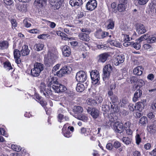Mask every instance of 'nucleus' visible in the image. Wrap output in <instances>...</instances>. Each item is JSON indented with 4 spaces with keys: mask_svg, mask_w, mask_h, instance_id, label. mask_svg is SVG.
I'll use <instances>...</instances> for the list:
<instances>
[{
    "mask_svg": "<svg viewBox=\"0 0 156 156\" xmlns=\"http://www.w3.org/2000/svg\"><path fill=\"white\" fill-rule=\"evenodd\" d=\"M58 52L55 48H49L47 56L45 57L44 63L48 66H51L58 58Z\"/></svg>",
    "mask_w": 156,
    "mask_h": 156,
    "instance_id": "1",
    "label": "nucleus"
},
{
    "mask_svg": "<svg viewBox=\"0 0 156 156\" xmlns=\"http://www.w3.org/2000/svg\"><path fill=\"white\" fill-rule=\"evenodd\" d=\"M112 70V67L110 64H108L105 66L103 69V78L104 81L108 79Z\"/></svg>",
    "mask_w": 156,
    "mask_h": 156,
    "instance_id": "2",
    "label": "nucleus"
},
{
    "mask_svg": "<svg viewBox=\"0 0 156 156\" xmlns=\"http://www.w3.org/2000/svg\"><path fill=\"white\" fill-rule=\"evenodd\" d=\"M45 85L44 83H41L40 87V90L41 93L48 98L49 97L50 95H52V91L51 89H47L46 90L45 88Z\"/></svg>",
    "mask_w": 156,
    "mask_h": 156,
    "instance_id": "3",
    "label": "nucleus"
},
{
    "mask_svg": "<svg viewBox=\"0 0 156 156\" xmlns=\"http://www.w3.org/2000/svg\"><path fill=\"white\" fill-rule=\"evenodd\" d=\"M87 79V74L85 72L81 71L76 73V79L78 82H83L86 80Z\"/></svg>",
    "mask_w": 156,
    "mask_h": 156,
    "instance_id": "4",
    "label": "nucleus"
},
{
    "mask_svg": "<svg viewBox=\"0 0 156 156\" xmlns=\"http://www.w3.org/2000/svg\"><path fill=\"white\" fill-rule=\"evenodd\" d=\"M90 75L93 83L94 84L98 83L100 79L99 74L98 71L95 70H93L91 72Z\"/></svg>",
    "mask_w": 156,
    "mask_h": 156,
    "instance_id": "5",
    "label": "nucleus"
},
{
    "mask_svg": "<svg viewBox=\"0 0 156 156\" xmlns=\"http://www.w3.org/2000/svg\"><path fill=\"white\" fill-rule=\"evenodd\" d=\"M126 0H119V3L117 5V10L120 12H124L127 8Z\"/></svg>",
    "mask_w": 156,
    "mask_h": 156,
    "instance_id": "6",
    "label": "nucleus"
},
{
    "mask_svg": "<svg viewBox=\"0 0 156 156\" xmlns=\"http://www.w3.org/2000/svg\"><path fill=\"white\" fill-rule=\"evenodd\" d=\"M113 129L116 133H121L124 131V126L122 124L117 122L114 123Z\"/></svg>",
    "mask_w": 156,
    "mask_h": 156,
    "instance_id": "7",
    "label": "nucleus"
},
{
    "mask_svg": "<svg viewBox=\"0 0 156 156\" xmlns=\"http://www.w3.org/2000/svg\"><path fill=\"white\" fill-rule=\"evenodd\" d=\"M70 69L69 67L65 66L56 72V75L59 77H61L64 74H69L70 72Z\"/></svg>",
    "mask_w": 156,
    "mask_h": 156,
    "instance_id": "8",
    "label": "nucleus"
},
{
    "mask_svg": "<svg viewBox=\"0 0 156 156\" xmlns=\"http://www.w3.org/2000/svg\"><path fill=\"white\" fill-rule=\"evenodd\" d=\"M87 9L89 10L92 11L97 7V2L96 0H89L86 6Z\"/></svg>",
    "mask_w": 156,
    "mask_h": 156,
    "instance_id": "9",
    "label": "nucleus"
},
{
    "mask_svg": "<svg viewBox=\"0 0 156 156\" xmlns=\"http://www.w3.org/2000/svg\"><path fill=\"white\" fill-rule=\"evenodd\" d=\"M58 83L57 77L51 76L49 78L48 82V87H51L53 90L54 89L53 87L56 86Z\"/></svg>",
    "mask_w": 156,
    "mask_h": 156,
    "instance_id": "10",
    "label": "nucleus"
},
{
    "mask_svg": "<svg viewBox=\"0 0 156 156\" xmlns=\"http://www.w3.org/2000/svg\"><path fill=\"white\" fill-rule=\"evenodd\" d=\"M16 8L20 12L25 13L28 11V5L27 3L18 4L16 5Z\"/></svg>",
    "mask_w": 156,
    "mask_h": 156,
    "instance_id": "11",
    "label": "nucleus"
},
{
    "mask_svg": "<svg viewBox=\"0 0 156 156\" xmlns=\"http://www.w3.org/2000/svg\"><path fill=\"white\" fill-rule=\"evenodd\" d=\"M110 56L109 54L107 53L101 54L98 56V61L99 62L104 63Z\"/></svg>",
    "mask_w": 156,
    "mask_h": 156,
    "instance_id": "12",
    "label": "nucleus"
},
{
    "mask_svg": "<svg viewBox=\"0 0 156 156\" xmlns=\"http://www.w3.org/2000/svg\"><path fill=\"white\" fill-rule=\"evenodd\" d=\"M53 90L55 92L59 93L65 91L66 90V88L63 85L59 83L57 84L56 86H54Z\"/></svg>",
    "mask_w": 156,
    "mask_h": 156,
    "instance_id": "13",
    "label": "nucleus"
},
{
    "mask_svg": "<svg viewBox=\"0 0 156 156\" xmlns=\"http://www.w3.org/2000/svg\"><path fill=\"white\" fill-rule=\"evenodd\" d=\"M124 60V57L122 55H118L115 58L114 60V63L116 66H118L120 64L122 63Z\"/></svg>",
    "mask_w": 156,
    "mask_h": 156,
    "instance_id": "14",
    "label": "nucleus"
},
{
    "mask_svg": "<svg viewBox=\"0 0 156 156\" xmlns=\"http://www.w3.org/2000/svg\"><path fill=\"white\" fill-rule=\"evenodd\" d=\"M146 105V100H143L136 103V109L137 110H142Z\"/></svg>",
    "mask_w": 156,
    "mask_h": 156,
    "instance_id": "15",
    "label": "nucleus"
},
{
    "mask_svg": "<svg viewBox=\"0 0 156 156\" xmlns=\"http://www.w3.org/2000/svg\"><path fill=\"white\" fill-rule=\"evenodd\" d=\"M62 51L63 55L65 57L69 56L71 54V51L69 47L66 45L63 47Z\"/></svg>",
    "mask_w": 156,
    "mask_h": 156,
    "instance_id": "16",
    "label": "nucleus"
},
{
    "mask_svg": "<svg viewBox=\"0 0 156 156\" xmlns=\"http://www.w3.org/2000/svg\"><path fill=\"white\" fill-rule=\"evenodd\" d=\"M136 30L137 32L139 34H144L146 31L144 26L141 24H137Z\"/></svg>",
    "mask_w": 156,
    "mask_h": 156,
    "instance_id": "17",
    "label": "nucleus"
},
{
    "mask_svg": "<svg viewBox=\"0 0 156 156\" xmlns=\"http://www.w3.org/2000/svg\"><path fill=\"white\" fill-rule=\"evenodd\" d=\"M69 4L72 6H80L83 3L82 0H70Z\"/></svg>",
    "mask_w": 156,
    "mask_h": 156,
    "instance_id": "18",
    "label": "nucleus"
},
{
    "mask_svg": "<svg viewBox=\"0 0 156 156\" xmlns=\"http://www.w3.org/2000/svg\"><path fill=\"white\" fill-rule=\"evenodd\" d=\"M78 37L80 39L83 41H88L90 40V37L88 34L86 33H80L78 35Z\"/></svg>",
    "mask_w": 156,
    "mask_h": 156,
    "instance_id": "19",
    "label": "nucleus"
},
{
    "mask_svg": "<svg viewBox=\"0 0 156 156\" xmlns=\"http://www.w3.org/2000/svg\"><path fill=\"white\" fill-rule=\"evenodd\" d=\"M30 52V50L28 49V46L26 45H25L22 47L20 51L21 53L23 56H26L28 55Z\"/></svg>",
    "mask_w": 156,
    "mask_h": 156,
    "instance_id": "20",
    "label": "nucleus"
},
{
    "mask_svg": "<svg viewBox=\"0 0 156 156\" xmlns=\"http://www.w3.org/2000/svg\"><path fill=\"white\" fill-rule=\"evenodd\" d=\"M46 0H35L34 4L37 7H42L46 4Z\"/></svg>",
    "mask_w": 156,
    "mask_h": 156,
    "instance_id": "21",
    "label": "nucleus"
},
{
    "mask_svg": "<svg viewBox=\"0 0 156 156\" xmlns=\"http://www.w3.org/2000/svg\"><path fill=\"white\" fill-rule=\"evenodd\" d=\"M142 94V91L140 90H137L135 93L134 97L133 98V100L134 102L137 101L138 98H140Z\"/></svg>",
    "mask_w": 156,
    "mask_h": 156,
    "instance_id": "22",
    "label": "nucleus"
},
{
    "mask_svg": "<svg viewBox=\"0 0 156 156\" xmlns=\"http://www.w3.org/2000/svg\"><path fill=\"white\" fill-rule=\"evenodd\" d=\"M57 118L58 121L60 122L65 121H68L69 120V118L68 116H64L63 114L60 113L58 114Z\"/></svg>",
    "mask_w": 156,
    "mask_h": 156,
    "instance_id": "23",
    "label": "nucleus"
},
{
    "mask_svg": "<svg viewBox=\"0 0 156 156\" xmlns=\"http://www.w3.org/2000/svg\"><path fill=\"white\" fill-rule=\"evenodd\" d=\"M143 68L141 66H138L133 70V73L135 75L140 76L142 74Z\"/></svg>",
    "mask_w": 156,
    "mask_h": 156,
    "instance_id": "24",
    "label": "nucleus"
},
{
    "mask_svg": "<svg viewBox=\"0 0 156 156\" xmlns=\"http://www.w3.org/2000/svg\"><path fill=\"white\" fill-rule=\"evenodd\" d=\"M36 70H39V71L41 72L44 69V66L43 64L41 63L36 62L34 65V68Z\"/></svg>",
    "mask_w": 156,
    "mask_h": 156,
    "instance_id": "25",
    "label": "nucleus"
},
{
    "mask_svg": "<svg viewBox=\"0 0 156 156\" xmlns=\"http://www.w3.org/2000/svg\"><path fill=\"white\" fill-rule=\"evenodd\" d=\"M9 46V43L7 41H0V49H4L7 48Z\"/></svg>",
    "mask_w": 156,
    "mask_h": 156,
    "instance_id": "26",
    "label": "nucleus"
},
{
    "mask_svg": "<svg viewBox=\"0 0 156 156\" xmlns=\"http://www.w3.org/2000/svg\"><path fill=\"white\" fill-rule=\"evenodd\" d=\"M91 132V131L89 128H86L83 127L81 129V133L84 134L85 136L90 135Z\"/></svg>",
    "mask_w": 156,
    "mask_h": 156,
    "instance_id": "27",
    "label": "nucleus"
},
{
    "mask_svg": "<svg viewBox=\"0 0 156 156\" xmlns=\"http://www.w3.org/2000/svg\"><path fill=\"white\" fill-rule=\"evenodd\" d=\"M90 114L93 118L96 119L99 116V111L95 108H93L90 112Z\"/></svg>",
    "mask_w": 156,
    "mask_h": 156,
    "instance_id": "28",
    "label": "nucleus"
},
{
    "mask_svg": "<svg viewBox=\"0 0 156 156\" xmlns=\"http://www.w3.org/2000/svg\"><path fill=\"white\" fill-rule=\"evenodd\" d=\"M122 140L125 144L128 145L131 143L132 139L131 137H123L122 139Z\"/></svg>",
    "mask_w": 156,
    "mask_h": 156,
    "instance_id": "29",
    "label": "nucleus"
},
{
    "mask_svg": "<svg viewBox=\"0 0 156 156\" xmlns=\"http://www.w3.org/2000/svg\"><path fill=\"white\" fill-rule=\"evenodd\" d=\"M63 1L64 0H53L52 2H54V5H55V8L58 9L60 8Z\"/></svg>",
    "mask_w": 156,
    "mask_h": 156,
    "instance_id": "30",
    "label": "nucleus"
},
{
    "mask_svg": "<svg viewBox=\"0 0 156 156\" xmlns=\"http://www.w3.org/2000/svg\"><path fill=\"white\" fill-rule=\"evenodd\" d=\"M109 43L111 45L116 47L121 48L122 46L121 43L115 40H109Z\"/></svg>",
    "mask_w": 156,
    "mask_h": 156,
    "instance_id": "31",
    "label": "nucleus"
},
{
    "mask_svg": "<svg viewBox=\"0 0 156 156\" xmlns=\"http://www.w3.org/2000/svg\"><path fill=\"white\" fill-rule=\"evenodd\" d=\"M155 126L154 125H148L147 126V129L150 133H154L156 131Z\"/></svg>",
    "mask_w": 156,
    "mask_h": 156,
    "instance_id": "32",
    "label": "nucleus"
},
{
    "mask_svg": "<svg viewBox=\"0 0 156 156\" xmlns=\"http://www.w3.org/2000/svg\"><path fill=\"white\" fill-rule=\"evenodd\" d=\"M84 89L85 87L83 84L80 83H77L76 88V90L77 92H82Z\"/></svg>",
    "mask_w": 156,
    "mask_h": 156,
    "instance_id": "33",
    "label": "nucleus"
},
{
    "mask_svg": "<svg viewBox=\"0 0 156 156\" xmlns=\"http://www.w3.org/2000/svg\"><path fill=\"white\" fill-rule=\"evenodd\" d=\"M44 47V44L41 43L36 44L34 46V48L37 51L42 50Z\"/></svg>",
    "mask_w": 156,
    "mask_h": 156,
    "instance_id": "34",
    "label": "nucleus"
},
{
    "mask_svg": "<svg viewBox=\"0 0 156 156\" xmlns=\"http://www.w3.org/2000/svg\"><path fill=\"white\" fill-rule=\"evenodd\" d=\"M4 65V67L7 70H9L12 69V67L11 66V63L9 62H6L3 63Z\"/></svg>",
    "mask_w": 156,
    "mask_h": 156,
    "instance_id": "35",
    "label": "nucleus"
},
{
    "mask_svg": "<svg viewBox=\"0 0 156 156\" xmlns=\"http://www.w3.org/2000/svg\"><path fill=\"white\" fill-rule=\"evenodd\" d=\"M41 72L39 71V70H36L33 68L31 70V74L34 76H37L40 74Z\"/></svg>",
    "mask_w": 156,
    "mask_h": 156,
    "instance_id": "36",
    "label": "nucleus"
},
{
    "mask_svg": "<svg viewBox=\"0 0 156 156\" xmlns=\"http://www.w3.org/2000/svg\"><path fill=\"white\" fill-rule=\"evenodd\" d=\"M75 117L80 120H82L84 122L87 121L88 119L87 117L84 115H80L77 116H75Z\"/></svg>",
    "mask_w": 156,
    "mask_h": 156,
    "instance_id": "37",
    "label": "nucleus"
},
{
    "mask_svg": "<svg viewBox=\"0 0 156 156\" xmlns=\"http://www.w3.org/2000/svg\"><path fill=\"white\" fill-rule=\"evenodd\" d=\"M108 24L107 28L108 29H112L114 26V22L111 20H109L108 21Z\"/></svg>",
    "mask_w": 156,
    "mask_h": 156,
    "instance_id": "38",
    "label": "nucleus"
},
{
    "mask_svg": "<svg viewBox=\"0 0 156 156\" xmlns=\"http://www.w3.org/2000/svg\"><path fill=\"white\" fill-rule=\"evenodd\" d=\"M74 110L78 113H80L83 111V109L82 107L79 106H76L74 107Z\"/></svg>",
    "mask_w": 156,
    "mask_h": 156,
    "instance_id": "39",
    "label": "nucleus"
},
{
    "mask_svg": "<svg viewBox=\"0 0 156 156\" xmlns=\"http://www.w3.org/2000/svg\"><path fill=\"white\" fill-rule=\"evenodd\" d=\"M62 133L64 136L67 138L70 137L72 136L71 133L68 130L62 131Z\"/></svg>",
    "mask_w": 156,
    "mask_h": 156,
    "instance_id": "40",
    "label": "nucleus"
},
{
    "mask_svg": "<svg viewBox=\"0 0 156 156\" xmlns=\"http://www.w3.org/2000/svg\"><path fill=\"white\" fill-rule=\"evenodd\" d=\"M149 36L148 34H144L142 36L140 37L138 39V41H139L140 42H141L142 41L147 40L149 37Z\"/></svg>",
    "mask_w": 156,
    "mask_h": 156,
    "instance_id": "41",
    "label": "nucleus"
},
{
    "mask_svg": "<svg viewBox=\"0 0 156 156\" xmlns=\"http://www.w3.org/2000/svg\"><path fill=\"white\" fill-rule=\"evenodd\" d=\"M11 147L12 148L13 150L17 152H19L21 150V147L20 146L16 144H12Z\"/></svg>",
    "mask_w": 156,
    "mask_h": 156,
    "instance_id": "42",
    "label": "nucleus"
},
{
    "mask_svg": "<svg viewBox=\"0 0 156 156\" xmlns=\"http://www.w3.org/2000/svg\"><path fill=\"white\" fill-rule=\"evenodd\" d=\"M139 41H137L136 43L132 42V46H133L135 49L139 50L141 47Z\"/></svg>",
    "mask_w": 156,
    "mask_h": 156,
    "instance_id": "43",
    "label": "nucleus"
},
{
    "mask_svg": "<svg viewBox=\"0 0 156 156\" xmlns=\"http://www.w3.org/2000/svg\"><path fill=\"white\" fill-rule=\"evenodd\" d=\"M135 138L136 144L139 145L141 141V139L140 137V135L138 133H136L135 136Z\"/></svg>",
    "mask_w": 156,
    "mask_h": 156,
    "instance_id": "44",
    "label": "nucleus"
},
{
    "mask_svg": "<svg viewBox=\"0 0 156 156\" xmlns=\"http://www.w3.org/2000/svg\"><path fill=\"white\" fill-rule=\"evenodd\" d=\"M50 37V35L48 34H43L39 35L37 36V38L40 39L46 40L48 39Z\"/></svg>",
    "mask_w": 156,
    "mask_h": 156,
    "instance_id": "45",
    "label": "nucleus"
},
{
    "mask_svg": "<svg viewBox=\"0 0 156 156\" xmlns=\"http://www.w3.org/2000/svg\"><path fill=\"white\" fill-rule=\"evenodd\" d=\"M102 31L101 30H98L96 32L95 35V37L101 39L102 38Z\"/></svg>",
    "mask_w": 156,
    "mask_h": 156,
    "instance_id": "46",
    "label": "nucleus"
},
{
    "mask_svg": "<svg viewBox=\"0 0 156 156\" xmlns=\"http://www.w3.org/2000/svg\"><path fill=\"white\" fill-rule=\"evenodd\" d=\"M87 103L89 105H93L96 104L95 101L92 99L88 98L87 100Z\"/></svg>",
    "mask_w": 156,
    "mask_h": 156,
    "instance_id": "47",
    "label": "nucleus"
},
{
    "mask_svg": "<svg viewBox=\"0 0 156 156\" xmlns=\"http://www.w3.org/2000/svg\"><path fill=\"white\" fill-rule=\"evenodd\" d=\"M20 52L17 49H15L14 51V58H19L20 56Z\"/></svg>",
    "mask_w": 156,
    "mask_h": 156,
    "instance_id": "48",
    "label": "nucleus"
},
{
    "mask_svg": "<svg viewBox=\"0 0 156 156\" xmlns=\"http://www.w3.org/2000/svg\"><path fill=\"white\" fill-rule=\"evenodd\" d=\"M109 122H106V126L105 127L106 128H108L110 126L112 123L115 121L114 119L113 118H110L109 119Z\"/></svg>",
    "mask_w": 156,
    "mask_h": 156,
    "instance_id": "49",
    "label": "nucleus"
},
{
    "mask_svg": "<svg viewBox=\"0 0 156 156\" xmlns=\"http://www.w3.org/2000/svg\"><path fill=\"white\" fill-rule=\"evenodd\" d=\"M147 121V118L146 117L143 116L140 119L139 122V124L144 125L146 124V123Z\"/></svg>",
    "mask_w": 156,
    "mask_h": 156,
    "instance_id": "50",
    "label": "nucleus"
},
{
    "mask_svg": "<svg viewBox=\"0 0 156 156\" xmlns=\"http://www.w3.org/2000/svg\"><path fill=\"white\" fill-rule=\"evenodd\" d=\"M144 84V81L141 79H138L137 80V85L135 86L136 88L137 87H142Z\"/></svg>",
    "mask_w": 156,
    "mask_h": 156,
    "instance_id": "51",
    "label": "nucleus"
},
{
    "mask_svg": "<svg viewBox=\"0 0 156 156\" xmlns=\"http://www.w3.org/2000/svg\"><path fill=\"white\" fill-rule=\"evenodd\" d=\"M147 42L148 43H154L156 42V37H148L147 40Z\"/></svg>",
    "mask_w": 156,
    "mask_h": 156,
    "instance_id": "52",
    "label": "nucleus"
},
{
    "mask_svg": "<svg viewBox=\"0 0 156 156\" xmlns=\"http://www.w3.org/2000/svg\"><path fill=\"white\" fill-rule=\"evenodd\" d=\"M143 47L145 50H149V51L151 50L152 49L151 45L149 44H144L143 45Z\"/></svg>",
    "mask_w": 156,
    "mask_h": 156,
    "instance_id": "53",
    "label": "nucleus"
},
{
    "mask_svg": "<svg viewBox=\"0 0 156 156\" xmlns=\"http://www.w3.org/2000/svg\"><path fill=\"white\" fill-rule=\"evenodd\" d=\"M45 21L47 24L51 28H53L56 26V25L55 23L48 20H46Z\"/></svg>",
    "mask_w": 156,
    "mask_h": 156,
    "instance_id": "54",
    "label": "nucleus"
},
{
    "mask_svg": "<svg viewBox=\"0 0 156 156\" xmlns=\"http://www.w3.org/2000/svg\"><path fill=\"white\" fill-rule=\"evenodd\" d=\"M128 100L125 99H123L121 100L120 104L121 107H125L126 104H128Z\"/></svg>",
    "mask_w": 156,
    "mask_h": 156,
    "instance_id": "55",
    "label": "nucleus"
},
{
    "mask_svg": "<svg viewBox=\"0 0 156 156\" xmlns=\"http://www.w3.org/2000/svg\"><path fill=\"white\" fill-rule=\"evenodd\" d=\"M29 19H25L23 20V23L24 25V26L25 27L29 28L31 27V24L28 22L29 21Z\"/></svg>",
    "mask_w": 156,
    "mask_h": 156,
    "instance_id": "56",
    "label": "nucleus"
},
{
    "mask_svg": "<svg viewBox=\"0 0 156 156\" xmlns=\"http://www.w3.org/2000/svg\"><path fill=\"white\" fill-rule=\"evenodd\" d=\"M121 143L118 141H115L113 144V147L117 149L121 146Z\"/></svg>",
    "mask_w": 156,
    "mask_h": 156,
    "instance_id": "57",
    "label": "nucleus"
},
{
    "mask_svg": "<svg viewBox=\"0 0 156 156\" xmlns=\"http://www.w3.org/2000/svg\"><path fill=\"white\" fill-rule=\"evenodd\" d=\"M144 148L146 150H149L151 149V146L150 143H147L144 145Z\"/></svg>",
    "mask_w": 156,
    "mask_h": 156,
    "instance_id": "58",
    "label": "nucleus"
},
{
    "mask_svg": "<svg viewBox=\"0 0 156 156\" xmlns=\"http://www.w3.org/2000/svg\"><path fill=\"white\" fill-rule=\"evenodd\" d=\"M129 108L131 111H133L135 109H136V105H134L132 104H130L129 105Z\"/></svg>",
    "mask_w": 156,
    "mask_h": 156,
    "instance_id": "59",
    "label": "nucleus"
},
{
    "mask_svg": "<svg viewBox=\"0 0 156 156\" xmlns=\"http://www.w3.org/2000/svg\"><path fill=\"white\" fill-rule=\"evenodd\" d=\"M103 101L102 97L101 96H97L96 98V104L101 103Z\"/></svg>",
    "mask_w": 156,
    "mask_h": 156,
    "instance_id": "60",
    "label": "nucleus"
},
{
    "mask_svg": "<svg viewBox=\"0 0 156 156\" xmlns=\"http://www.w3.org/2000/svg\"><path fill=\"white\" fill-rule=\"evenodd\" d=\"M155 114V112H150L147 114V116L150 119H153L154 118Z\"/></svg>",
    "mask_w": 156,
    "mask_h": 156,
    "instance_id": "61",
    "label": "nucleus"
},
{
    "mask_svg": "<svg viewBox=\"0 0 156 156\" xmlns=\"http://www.w3.org/2000/svg\"><path fill=\"white\" fill-rule=\"evenodd\" d=\"M138 3L140 5H144L146 4L149 0H137Z\"/></svg>",
    "mask_w": 156,
    "mask_h": 156,
    "instance_id": "62",
    "label": "nucleus"
},
{
    "mask_svg": "<svg viewBox=\"0 0 156 156\" xmlns=\"http://www.w3.org/2000/svg\"><path fill=\"white\" fill-rule=\"evenodd\" d=\"M97 47L98 49H105L107 48V46L103 44H98L97 45Z\"/></svg>",
    "mask_w": 156,
    "mask_h": 156,
    "instance_id": "63",
    "label": "nucleus"
},
{
    "mask_svg": "<svg viewBox=\"0 0 156 156\" xmlns=\"http://www.w3.org/2000/svg\"><path fill=\"white\" fill-rule=\"evenodd\" d=\"M61 65L60 64H57L55 66L53 69H52V72L53 73L55 72L59 68L60 66Z\"/></svg>",
    "mask_w": 156,
    "mask_h": 156,
    "instance_id": "64",
    "label": "nucleus"
}]
</instances>
